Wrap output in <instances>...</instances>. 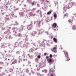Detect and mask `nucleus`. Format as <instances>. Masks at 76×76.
<instances>
[{"mask_svg": "<svg viewBox=\"0 0 76 76\" xmlns=\"http://www.w3.org/2000/svg\"><path fill=\"white\" fill-rule=\"evenodd\" d=\"M23 29V27L22 25L21 26V27L19 28H17L14 27L12 28V30L13 31V32H15V34H17L19 32H21L22 31Z\"/></svg>", "mask_w": 76, "mask_h": 76, "instance_id": "f257e3e1", "label": "nucleus"}, {"mask_svg": "<svg viewBox=\"0 0 76 76\" xmlns=\"http://www.w3.org/2000/svg\"><path fill=\"white\" fill-rule=\"evenodd\" d=\"M51 40H48L46 42V41H43L41 43V47H45V43H46V45L47 46H50L49 43L51 42Z\"/></svg>", "mask_w": 76, "mask_h": 76, "instance_id": "f03ea898", "label": "nucleus"}, {"mask_svg": "<svg viewBox=\"0 0 76 76\" xmlns=\"http://www.w3.org/2000/svg\"><path fill=\"white\" fill-rule=\"evenodd\" d=\"M76 3L75 2H70L68 4V7L67 8L68 9H70V8H72L73 6H75Z\"/></svg>", "mask_w": 76, "mask_h": 76, "instance_id": "7ed1b4c3", "label": "nucleus"}, {"mask_svg": "<svg viewBox=\"0 0 76 76\" xmlns=\"http://www.w3.org/2000/svg\"><path fill=\"white\" fill-rule=\"evenodd\" d=\"M64 55L66 58L65 61H69L70 59L69 56V53L67 52H64Z\"/></svg>", "mask_w": 76, "mask_h": 76, "instance_id": "20e7f679", "label": "nucleus"}, {"mask_svg": "<svg viewBox=\"0 0 76 76\" xmlns=\"http://www.w3.org/2000/svg\"><path fill=\"white\" fill-rule=\"evenodd\" d=\"M10 34H11V32L9 31H6L4 32L3 35L5 37V38H8V37Z\"/></svg>", "mask_w": 76, "mask_h": 76, "instance_id": "39448f33", "label": "nucleus"}, {"mask_svg": "<svg viewBox=\"0 0 76 76\" xmlns=\"http://www.w3.org/2000/svg\"><path fill=\"white\" fill-rule=\"evenodd\" d=\"M23 38H24V39H23V40L24 41V42H26V41H28V35L24 34L23 35Z\"/></svg>", "mask_w": 76, "mask_h": 76, "instance_id": "423d86ee", "label": "nucleus"}, {"mask_svg": "<svg viewBox=\"0 0 76 76\" xmlns=\"http://www.w3.org/2000/svg\"><path fill=\"white\" fill-rule=\"evenodd\" d=\"M5 71H7V72H6V73H9V72H11V73L12 75L14 73V72H13V70L12 68H10V69L9 68H8L7 69V70L5 69Z\"/></svg>", "mask_w": 76, "mask_h": 76, "instance_id": "0eeeda50", "label": "nucleus"}, {"mask_svg": "<svg viewBox=\"0 0 76 76\" xmlns=\"http://www.w3.org/2000/svg\"><path fill=\"white\" fill-rule=\"evenodd\" d=\"M14 36H15L16 37H17V38L18 39H20L22 38V35L20 33H19L18 35H15L14 34H13Z\"/></svg>", "mask_w": 76, "mask_h": 76, "instance_id": "6e6552de", "label": "nucleus"}, {"mask_svg": "<svg viewBox=\"0 0 76 76\" xmlns=\"http://www.w3.org/2000/svg\"><path fill=\"white\" fill-rule=\"evenodd\" d=\"M54 72V70L52 68H51L49 69V72L50 73V74L51 76H54V75H55Z\"/></svg>", "mask_w": 76, "mask_h": 76, "instance_id": "1a4fd4ad", "label": "nucleus"}, {"mask_svg": "<svg viewBox=\"0 0 76 76\" xmlns=\"http://www.w3.org/2000/svg\"><path fill=\"white\" fill-rule=\"evenodd\" d=\"M19 45L20 47H21L22 48H23V47H25V43H24V42L23 41H21L20 42H19Z\"/></svg>", "mask_w": 76, "mask_h": 76, "instance_id": "9d476101", "label": "nucleus"}, {"mask_svg": "<svg viewBox=\"0 0 76 76\" xmlns=\"http://www.w3.org/2000/svg\"><path fill=\"white\" fill-rule=\"evenodd\" d=\"M31 24L29 25V26H28L27 27V28L28 29V30H31L32 28H33V25H32V23L34 22L31 21Z\"/></svg>", "mask_w": 76, "mask_h": 76, "instance_id": "9b49d317", "label": "nucleus"}, {"mask_svg": "<svg viewBox=\"0 0 76 76\" xmlns=\"http://www.w3.org/2000/svg\"><path fill=\"white\" fill-rule=\"evenodd\" d=\"M12 45H8V47H9V48H10L9 50H8V53H12L13 52V51L14 49H12V48H11V46H12Z\"/></svg>", "mask_w": 76, "mask_h": 76, "instance_id": "f8f14e48", "label": "nucleus"}, {"mask_svg": "<svg viewBox=\"0 0 76 76\" xmlns=\"http://www.w3.org/2000/svg\"><path fill=\"white\" fill-rule=\"evenodd\" d=\"M47 61H48V63L49 64V65H51V64H52L53 63V62L52 61V59L51 58L48 59Z\"/></svg>", "mask_w": 76, "mask_h": 76, "instance_id": "ddd939ff", "label": "nucleus"}, {"mask_svg": "<svg viewBox=\"0 0 76 76\" xmlns=\"http://www.w3.org/2000/svg\"><path fill=\"white\" fill-rule=\"evenodd\" d=\"M9 15L10 16V18L11 19H12L13 18L15 17V15H14V13L13 12H12Z\"/></svg>", "mask_w": 76, "mask_h": 76, "instance_id": "4468645a", "label": "nucleus"}, {"mask_svg": "<svg viewBox=\"0 0 76 76\" xmlns=\"http://www.w3.org/2000/svg\"><path fill=\"white\" fill-rule=\"evenodd\" d=\"M37 22L38 23L36 24V26L38 27V28H40L41 26L40 23L41 22L40 21H38V20H37Z\"/></svg>", "mask_w": 76, "mask_h": 76, "instance_id": "2eb2a0df", "label": "nucleus"}, {"mask_svg": "<svg viewBox=\"0 0 76 76\" xmlns=\"http://www.w3.org/2000/svg\"><path fill=\"white\" fill-rule=\"evenodd\" d=\"M39 31V35H40L42 34V32H44V30L43 29H40Z\"/></svg>", "mask_w": 76, "mask_h": 76, "instance_id": "dca6fc26", "label": "nucleus"}, {"mask_svg": "<svg viewBox=\"0 0 76 76\" xmlns=\"http://www.w3.org/2000/svg\"><path fill=\"white\" fill-rule=\"evenodd\" d=\"M15 46H14L13 47H20L19 46V42L18 43V42H15Z\"/></svg>", "mask_w": 76, "mask_h": 76, "instance_id": "f3484780", "label": "nucleus"}, {"mask_svg": "<svg viewBox=\"0 0 76 76\" xmlns=\"http://www.w3.org/2000/svg\"><path fill=\"white\" fill-rule=\"evenodd\" d=\"M6 29H7V31H9L10 32V29H11V27H10L9 26H7L6 27Z\"/></svg>", "mask_w": 76, "mask_h": 76, "instance_id": "a211bd4d", "label": "nucleus"}, {"mask_svg": "<svg viewBox=\"0 0 76 76\" xmlns=\"http://www.w3.org/2000/svg\"><path fill=\"white\" fill-rule=\"evenodd\" d=\"M37 32L35 31H34L32 32L31 35L33 37H35L36 34H37Z\"/></svg>", "mask_w": 76, "mask_h": 76, "instance_id": "6ab92c4d", "label": "nucleus"}, {"mask_svg": "<svg viewBox=\"0 0 76 76\" xmlns=\"http://www.w3.org/2000/svg\"><path fill=\"white\" fill-rule=\"evenodd\" d=\"M74 16H72V20H75V19L76 18V13H75L74 14Z\"/></svg>", "mask_w": 76, "mask_h": 76, "instance_id": "aec40b11", "label": "nucleus"}, {"mask_svg": "<svg viewBox=\"0 0 76 76\" xmlns=\"http://www.w3.org/2000/svg\"><path fill=\"white\" fill-rule=\"evenodd\" d=\"M57 25V23H54L52 25V26L53 27H54V28H56Z\"/></svg>", "mask_w": 76, "mask_h": 76, "instance_id": "412c9836", "label": "nucleus"}, {"mask_svg": "<svg viewBox=\"0 0 76 76\" xmlns=\"http://www.w3.org/2000/svg\"><path fill=\"white\" fill-rule=\"evenodd\" d=\"M53 40L54 42H55V43H57V39L55 38H53Z\"/></svg>", "mask_w": 76, "mask_h": 76, "instance_id": "4be33fe9", "label": "nucleus"}, {"mask_svg": "<svg viewBox=\"0 0 76 76\" xmlns=\"http://www.w3.org/2000/svg\"><path fill=\"white\" fill-rule=\"evenodd\" d=\"M36 3H37V1H33V2L31 3L32 6H33L34 5H35V4H36Z\"/></svg>", "mask_w": 76, "mask_h": 76, "instance_id": "5701e85b", "label": "nucleus"}, {"mask_svg": "<svg viewBox=\"0 0 76 76\" xmlns=\"http://www.w3.org/2000/svg\"><path fill=\"white\" fill-rule=\"evenodd\" d=\"M0 24H1V25H0V26H3L4 25V23L3 22V21H1Z\"/></svg>", "mask_w": 76, "mask_h": 76, "instance_id": "b1692460", "label": "nucleus"}, {"mask_svg": "<svg viewBox=\"0 0 76 76\" xmlns=\"http://www.w3.org/2000/svg\"><path fill=\"white\" fill-rule=\"evenodd\" d=\"M53 12V10H50L49 11H48L47 13V15H50L51 13V12Z\"/></svg>", "mask_w": 76, "mask_h": 76, "instance_id": "393cba45", "label": "nucleus"}, {"mask_svg": "<svg viewBox=\"0 0 76 76\" xmlns=\"http://www.w3.org/2000/svg\"><path fill=\"white\" fill-rule=\"evenodd\" d=\"M72 29L73 30H76V26L75 25H73L72 27Z\"/></svg>", "mask_w": 76, "mask_h": 76, "instance_id": "a878e982", "label": "nucleus"}, {"mask_svg": "<svg viewBox=\"0 0 76 76\" xmlns=\"http://www.w3.org/2000/svg\"><path fill=\"white\" fill-rule=\"evenodd\" d=\"M23 14H24V13L23 12H20L19 13V15H20V16H22L23 15Z\"/></svg>", "mask_w": 76, "mask_h": 76, "instance_id": "bb28decb", "label": "nucleus"}, {"mask_svg": "<svg viewBox=\"0 0 76 76\" xmlns=\"http://www.w3.org/2000/svg\"><path fill=\"white\" fill-rule=\"evenodd\" d=\"M42 72H44L45 73H47V69H45V70H42Z\"/></svg>", "mask_w": 76, "mask_h": 76, "instance_id": "cd10ccee", "label": "nucleus"}, {"mask_svg": "<svg viewBox=\"0 0 76 76\" xmlns=\"http://www.w3.org/2000/svg\"><path fill=\"white\" fill-rule=\"evenodd\" d=\"M53 16L54 18V19H56V18H57V14L55 13L53 15Z\"/></svg>", "mask_w": 76, "mask_h": 76, "instance_id": "c85d7f7f", "label": "nucleus"}, {"mask_svg": "<svg viewBox=\"0 0 76 76\" xmlns=\"http://www.w3.org/2000/svg\"><path fill=\"white\" fill-rule=\"evenodd\" d=\"M40 67V68H42V67H41V66L39 65V67H38L37 69V71H39V70H40V68H39Z\"/></svg>", "mask_w": 76, "mask_h": 76, "instance_id": "c756f323", "label": "nucleus"}, {"mask_svg": "<svg viewBox=\"0 0 76 76\" xmlns=\"http://www.w3.org/2000/svg\"><path fill=\"white\" fill-rule=\"evenodd\" d=\"M17 63V60H14V61L12 63V64H15V63Z\"/></svg>", "mask_w": 76, "mask_h": 76, "instance_id": "7c9ffc66", "label": "nucleus"}, {"mask_svg": "<svg viewBox=\"0 0 76 76\" xmlns=\"http://www.w3.org/2000/svg\"><path fill=\"white\" fill-rule=\"evenodd\" d=\"M5 20H8L9 21V20H10V18H6V17H5Z\"/></svg>", "mask_w": 76, "mask_h": 76, "instance_id": "2f4dec72", "label": "nucleus"}, {"mask_svg": "<svg viewBox=\"0 0 76 76\" xmlns=\"http://www.w3.org/2000/svg\"><path fill=\"white\" fill-rule=\"evenodd\" d=\"M5 67H6V66L4 65H3L2 67H0V69H4Z\"/></svg>", "mask_w": 76, "mask_h": 76, "instance_id": "473e14b6", "label": "nucleus"}, {"mask_svg": "<svg viewBox=\"0 0 76 76\" xmlns=\"http://www.w3.org/2000/svg\"><path fill=\"white\" fill-rule=\"evenodd\" d=\"M66 7L65 6L63 8V9H64V11L65 12H66Z\"/></svg>", "mask_w": 76, "mask_h": 76, "instance_id": "72a5a7b5", "label": "nucleus"}, {"mask_svg": "<svg viewBox=\"0 0 76 76\" xmlns=\"http://www.w3.org/2000/svg\"><path fill=\"white\" fill-rule=\"evenodd\" d=\"M52 51L53 52H54V53H57V50H52Z\"/></svg>", "mask_w": 76, "mask_h": 76, "instance_id": "f704fd0d", "label": "nucleus"}, {"mask_svg": "<svg viewBox=\"0 0 76 76\" xmlns=\"http://www.w3.org/2000/svg\"><path fill=\"white\" fill-rule=\"evenodd\" d=\"M39 12H40V13H41V11L40 10H37L36 11V13H39Z\"/></svg>", "mask_w": 76, "mask_h": 76, "instance_id": "c9c22d12", "label": "nucleus"}, {"mask_svg": "<svg viewBox=\"0 0 76 76\" xmlns=\"http://www.w3.org/2000/svg\"><path fill=\"white\" fill-rule=\"evenodd\" d=\"M37 75L38 76H42V75L39 72H37Z\"/></svg>", "mask_w": 76, "mask_h": 76, "instance_id": "e433bc0d", "label": "nucleus"}, {"mask_svg": "<svg viewBox=\"0 0 76 76\" xmlns=\"http://www.w3.org/2000/svg\"><path fill=\"white\" fill-rule=\"evenodd\" d=\"M36 8H33L31 9V11H32V12H34L35 10H36Z\"/></svg>", "mask_w": 76, "mask_h": 76, "instance_id": "4c0bfd02", "label": "nucleus"}, {"mask_svg": "<svg viewBox=\"0 0 76 76\" xmlns=\"http://www.w3.org/2000/svg\"><path fill=\"white\" fill-rule=\"evenodd\" d=\"M68 22L69 23H72V20H68Z\"/></svg>", "mask_w": 76, "mask_h": 76, "instance_id": "58836bf2", "label": "nucleus"}, {"mask_svg": "<svg viewBox=\"0 0 76 76\" xmlns=\"http://www.w3.org/2000/svg\"><path fill=\"white\" fill-rule=\"evenodd\" d=\"M40 14V17H42V12L40 11V12L39 13Z\"/></svg>", "mask_w": 76, "mask_h": 76, "instance_id": "ea45409f", "label": "nucleus"}, {"mask_svg": "<svg viewBox=\"0 0 76 76\" xmlns=\"http://www.w3.org/2000/svg\"><path fill=\"white\" fill-rule=\"evenodd\" d=\"M31 0H27V3H31Z\"/></svg>", "mask_w": 76, "mask_h": 76, "instance_id": "a19ab883", "label": "nucleus"}, {"mask_svg": "<svg viewBox=\"0 0 76 76\" xmlns=\"http://www.w3.org/2000/svg\"><path fill=\"white\" fill-rule=\"evenodd\" d=\"M18 58H19V60H20L21 61H22V59L21 58H20V56H19V57Z\"/></svg>", "mask_w": 76, "mask_h": 76, "instance_id": "79ce46f5", "label": "nucleus"}, {"mask_svg": "<svg viewBox=\"0 0 76 76\" xmlns=\"http://www.w3.org/2000/svg\"><path fill=\"white\" fill-rule=\"evenodd\" d=\"M29 45V42H27L26 44V47H28V45Z\"/></svg>", "mask_w": 76, "mask_h": 76, "instance_id": "37998d69", "label": "nucleus"}, {"mask_svg": "<svg viewBox=\"0 0 76 76\" xmlns=\"http://www.w3.org/2000/svg\"><path fill=\"white\" fill-rule=\"evenodd\" d=\"M0 39H3V38H4V36H3V35H1V37H0Z\"/></svg>", "mask_w": 76, "mask_h": 76, "instance_id": "c03bdc74", "label": "nucleus"}, {"mask_svg": "<svg viewBox=\"0 0 76 76\" xmlns=\"http://www.w3.org/2000/svg\"><path fill=\"white\" fill-rule=\"evenodd\" d=\"M19 73V71H16V75H18Z\"/></svg>", "mask_w": 76, "mask_h": 76, "instance_id": "a18cd8bd", "label": "nucleus"}, {"mask_svg": "<svg viewBox=\"0 0 76 76\" xmlns=\"http://www.w3.org/2000/svg\"><path fill=\"white\" fill-rule=\"evenodd\" d=\"M49 57L51 58H52L53 57V55L51 54H50L49 56Z\"/></svg>", "mask_w": 76, "mask_h": 76, "instance_id": "49530a36", "label": "nucleus"}, {"mask_svg": "<svg viewBox=\"0 0 76 76\" xmlns=\"http://www.w3.org/2000/svg\"><path fill=\"white\" fill-rule=\"evenodd\" d=\"M31 44H32L34 46H35V47L36 46V45H35V43H31Z\"/></svg>", "mask_w": 76, "mask_h": 76, "instance_id": "de8ad7c7", "label": "nucleus"}, {"mask_svg": "<svg viewBox=\"0 0 76 76\" xmlns=\"http://www.w3.org/2000/svg\"><path fill=\"white\" fill-rule=\"evenodd\" d=\"M32 50H33V48H31L29 50V52H30V53H31V51L32 52Z\"/></svg>", "mask_w": 76, "mask_h": 76, "instance_id": "09e8293b", "label": "nucleus"}, {"mask_svg": "<svg viewBox=\"0 0 76 76\" xmlns=\"http://www.w3.org/2000/svg\"><path fill=\"white\" fill-rule=\"evenodd\" d=\"M17 54H20V52L19 51H17L16 52Z\"/></svg>", "mask_w": 76, "mask_h": 76, "instance_id": "8fccbe9b", "label": "nucleus"}, {"mask_svg": "<svg viewBox=\"0 0 76 76\" xmlns=\"http://www.w3.org/2000/svg\"><path fill=\"white\" fill-rule=\"evenodd\" d=\"M1 29L2 31H4V30H5V28H4V27H2Z\"/></svg>", "mask_w": 76, "mask_h": 76, "instance_id": "3c124183", "label": "nucleus"}, {"mask_svg": "<svg viewBox=\"0 0 76 76\" xmlns=\"http://www.w3.org/2000/svg\"><path fill=\"white\" fill-rule=\"evenodd\" d=\"M3 62H0V65L1 64V65H3Z\"/></svg>", "mask_w": 76, "mask_h": 76, "instance_id": "603ef678", "label": "nucleus"}, {"mask_svg": "<svg viewBox=\"0 0 76 76\" xmlns=\"http://www.w3.org/2000/svg\"><path fill=\"white\" fill-rule=\"evenodd\" d=\"M30 15V16H32V15L33 14V12H30L29 13Z\"/></svg>", "mask_w": 76, "mask_h": 76, "instance_id": "864d4df0", "label": "nucleus"}, {"mask_svg": "<svg viewBox=\"0 0 76 76\" xmlns=\"http://www.w3.org/2000/svg\"><path fill=\"white\" fill-rule=\"evenodd\" d=\"M36 14L35 12H33L32 15L35 16Z\"/></svg>", "mask_w": 76, "mask_h": 76, "instance_id": "5fc2aeb1", "label": "nucleus"}, {"mask_svg": "<svg viewBox=\"0 0 76 76\" xmlns=\"http://www.w3.org/2000/svg\"><path fill=\"white\" fill-rule=\"evenodd\" d=\"M8 38L9 39H12V38L11 37V36H10L8 37Z\"/></svg>", "mask_w": 76, "mask_h": 76, "instance_id": "6e6d98bb", "label": "nucleus"}, {"mask_svg": "<svg viewBox=\"0 0 76 76\" xmlns=\"http://www.w3.org/2000/svg\"><path fill=\"white\" fill-rule=\"evenodd\" d=\"M19 8H17L16 9L14 10V11H16V10H18Z\"/></svg>", "mask_w": 76, "mask_h": 76, "instance_id": "4d7b16f0", "label": "nucleus"}, {"mask_svg": "<svg viewBox=\"0 0 76 76\" xmlns=\"http://www.w3.org/2000/svg\"><path fill=\"white\" fill-rule=\"evenodd\" d=\"M59 49H60V50H62V49H63V48H62L61 45H60V47Z\"/></svg>", "mask_w": 76, "mask_h": 76, "instance_id": "13d9d810", "label": "nucleus"}, {"mask_svg": "<svg viewBox=\"0 0 76 76\" xmlns=\"http://www.w3.org/2000/svg\"><path fill=\"white\" fill-rule=\"evenodd\" d=\"M37 6L38 7H40V5H39V4H37Z\"/></svg>", "mask_w": 76, "mask_h": 76, "instance_id": "bf43d9fd", "label": "nucleus"}, {"mask_svg": "<svg viewBox=\"0 0 76 76\" xmlns=\"http://www.w3.org/2000/svg\"><path fill=\"white\" fill-rule=\"evenodd\" d=\"M50 20H49L50 21H51L52 20H53V16H51V17H50Z\"/></svg>", "mask_w": 76, "mask_h": 76, "instance_id": "052dcab7", "label": "nucleus"}, {"mask_svg": "<svg viewBox=\"0 0 76 76\" xmlns=\"http://www.w3.org/2000/svg\"><path fill=\"white\" fill-rule=\"evenodd\" d=\"M20 1V0H18L17 2H16V4H17L18 3V1Z\"/></svg>", "mask_w": 76, "mask_h": 76, "instance_id": "680f3d73", "label": "nucleus"}, {"mask_svg": "<svg viewBox=\"0 0 76 76\" xmlns=\"http://www.w3.org/2000/svg\"><path fill=\"white\" fill-rule=\"evenodd\" d=\"M64 16H68V14L66 13L64 15Z\"/></svg>", "mask_w": 76, "mask_h": 76, "instance_id": "e2e57ef3", "label": "nucleus"}, {"mask_svg": "<svg viewBox=\"0 0 76 76\" xmlns=\"http://www.w3.org/2000/svg\"><path fill=\"white\" fill-rule=\"evenodd\" d=\"M37 58H41V56H40V55H38L37 56Z\"/></svg>", "mask_w": 76, "mask_h": 76, "instance_id": "0e129e2a", "label": "nucleus"}, {"mask_svg": "<svg viewBox=\"0 0 76 76\" xmlns=\"http://www.w3.org/2000/svg\"><path fill=\"white\" fill-rule=\"evenodd\" d=\"M35 60L36 61V63H37V62L38 61V58H36V59H35Z\"/></svg>", "mask_w": 76, "mask_h": 76, "instance_id": "69168bd1", "label": "nucleus"}, {"mask_svg": "<svg viewBox=\"0 0 76 76\" xmlns=\"http://www.w3.org/2000/svg\"><path fill=\"white\" fill-rule=\"evenodd\" d=\"M26 71L27 73H28V72H29V70L28 69H26Z\"/></svg>", "mask_w": 76, "mask_h": 76, "instance_id": "338daca9", "label": "nucleus"}, {"mask_svg": "<svg viewBox=\"0 0 76 76\" xmlns=\"http://www.w3.org/2000/svg\"><path fill=\"white\" fill-rule=\"evenodd\" d=\"M1 47H2V48H5V46H4V45H2L1 46Z\"/></svg>", "mask_w": 76, "mask_h": 76, "instance_id": "774afa93", "label": "nucleus"}]
</instances>
